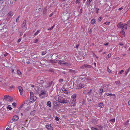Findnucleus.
I'll return each instance as SVG.
<instances>
[{"label": "nucleus", "instance_id": "nucleus-23", "mask_svg": "<svg viewBox=\"0 0 130 130\" xmlns=\"http://www.w3.org/2000/svg\"><path fill=\"white\" fill-rule=\"evenodd\" d=\"M13 15V13L12 12L10 11L9 13V17H10V18H11Z\"/></svg>", "mask_w": 130, "mask_h": 130}, {"label": "nucleus", "instance_id": "nucleus-35", "mask_svg": "<svg viewBox=\"0 0 130 130\" xmlns=\"http://www.w3.org/2000/svg\"><path fill=\"white\" fill-rule=\"evenodd\" d=\"M55 25H54L52 27H51L49 28L48 29V30H51L54 27H55Z\"/></svg>", "mask_w": 130, "mask_h": 130}, {"label": "nucleus", "instance_id": "nucleus-56", "mask_svg": "<svg viewBox=\"0 0 130 130\" xmlns=\"http://www.w3.org/2000/svg\"><path fill=\"white\" fill-rule=\"evenodd\" d=\"M107 70L108 72H109V73H110V72H111V71L108 67L107 68Z\"/></svg>", "mask_w": 130, "mask_h": 130}, {"label": "nucleus", "instance_id": "nucleus-51", "mask_svg": "<svg viewBox=\"0 0 130 130\" xmlns=\"http://www.w3.org/2000/svg\"><path fill=\"white\" fill-rule=\"evenodd\" d=\"M110 23V22H105L104 24H106L107 25H109Z\"/></svg>", "mask_w": 130, "mask_h": 130}, {"label": "nucleus", "instance_id": "nucleus-54", "mask_svg": "<svg viewBox=\"0 0 130 130\" xmlns=\"http://www.w3.org/2000/svg\"><path fill=\"white\" fill-rule=\"evenodd\" d=\"M46 51L45 52H43L42 53V55H44L46 54Z\"/></svg>", "mask_w": 130, "mask_h": 130}, {"label": "nucleus", "instance_id": "nucleus-26", "mask_svg": "<svg viewBox=\"0 0 130 130\" xmlns=\"http://www.w3.org/2000/svg\"><path fill=\"white\" fill-rule=\"evenodd\" d=\"M106 95L107 96H112V95H113L114 96H115V94H112V93H106Z\"/></svg>", "mask_w": 130, "mask_h": 130}, {"label": "nucleus", "instance_id": "nucleus-7", "mask_svg": "<svg viewBox=\"0 0 130 130\" xmlns=\"http://www.w3.org/2000/svg\"><path fill=\"white\" fill-rule=\"evenodd\" d=\"M70 14L69 13H68V12L67 13H66V15H64L63 17H64L66 19V20H68L69 19V18L70 17Z\"/></svg>", "mask_w": 130, "mask_h": 130}, {"label": "nucleus", "instance_id": "nucleus-39", "mask_svg": "<svg viewBox=\"0 0 130 130\" xmlns=\"http://www.w3.org/2000/svg\"><path fill=\"white\" fill-rule=\"evenodd\" d=\"M39 30H37V32H36L35 33V34H34V36H36L39 33Z\"/></svg>", "mask_w": 130, "mask_h": 130}, {"label": "nucleus", "instance_id": "nucleus-19", "mask_svg": "<svg viewBox=\"0 0 130 130\" xmlns=\"http://www.w3.org/2000/svg\"><path fill=\"white\" fill-rule=\"evenodd\" d=\"M36 110H34L32 111L30 113V114L31 116H34L35 113L36 112Z\"/></svg>", "mask_w": 130, "mask_h": 130}, {"label": "nucleus", "instance_id": "nucleus-64", "mask_svg": "<svg viewBox=\"0 0 130 130\" xmlns=\"http://www.w3.org/2000/svg\"><path fill=\"white\" fill-rule=\"evenodd\" d=\"M50 130H53V128L51 126V127L49 129Z\"/></svg>", "mask_w": 130, "mask_h": 130}, {"label": "nucleus", "instance_id": "nucleus-53", "mask_svg": "<svg viewBox=\"0 0 130 130\" xmlns=\"http://www.w3.org/2000/svg\"><path fill=\"white\" fill-rule=\"evenodd\" d=\"M124 72V71L123 70H121L119 72V74H121L122 73Z\"/></svg>", "mask_w": 130, "mask_h": 130}, {"label": "nucleus", "instance_id": "nucleus-27", "mask_svg": "<svg viewBox=\"0 0 130 130\" xmlns=\"http://www.w3.org/2000/svg\"><path fill=\"white\" fill-rule=\"evenodd\" d=\"M15 88V87L13 86H10L9 88V89L11 91L12 90L11 89L12 88L14 89Z\"/></svg>", "mask_w": 130, "mask_h": 130}, {"label": "nucleus", "instance_id": "nucleus-9", "mask_svg": "<svg viewBox=\"0 0 130 130\" xmlns=\"http://www.w3.org/2000/svg\"><path fill=\"white\" fill-rule=\"evenodd\" d=\"M18 88L21 95H22L23 93V89L20 86H19Z\"/></svg>", "mask_w": 130, "mask_h": 130}, {"label": "nucleus", "instance_id": "nucleus-38", "mask_svg": "<svg viewBox=\"0 0 130 130\" xmlns=\"http://www.w3.org/2000/svg\"><path fill=\"white\" fill-rule=\"evenodd\" d=\"M47 11V9L45 8H44L43 10V13L44 14L46 13Z\"/></svg>", "mask_w": 130, "mask_h": 130}, {"label": "nucleus", "instance_id": "nucleus-16", "mask_svg": "<svg viewBox=\"0 0 130 130\" xmlns=\"http://www.w3.org/2000/svg\"><path fill=\"white\" fill-rule=\"evenodd\" d=\"M61 89L62 91L64 92V93H68L67 90H66L64 87H62Z\"/></svg>", "mask_w": 130, "mask_h": 130}, {"label": "nucleus", "instance_id": "nucleus-15", "mask_svg": "<svg viewBox=\"0 0 130 130\" xmlns=\"http://www.w3.org/2000/svg\"><path fill=\"white\" fill-rule=\"evenodd\" d=\"M92 0H87L86 3V5L88 6H89Z\"/></svg>", "mask_w": 130, "mask_h": 130}, {"label": "nucleus", "instance_id": "nucleus-17", "mask_svg": "<svg viewBox=\"0 0 130 130\" xmlns=\"http://www.w3.org/2000/svg\"><path fill=\"white\" fill-rule=\"evenodd\" d=\"M38 83L40 84H42V86L43 85V83L44 82L43 80H38Z\"/></svg>", "mask_w": 130, "mask_h": 130}, {"label": "nucleus", "instance_id": "nucleus-63", "mask_svg": "<svg viewBox=\"0 0 130 130\" xmlns=\"http://www.w3.org/2000/svg\"><path fill=\"white\" fill-rule=\"evenodd\" d=\"M85 105V101H83L82 105Z\"/></svg>", "mask_w": 130, "mask_h": 130}, {"label": "nucleus", "instance_id": "nucleus-37", "mask_svg": "<svg viewBox=\"0 0 130 130\" xmlns=\"http://www.w3.org/2000/svg\"><path fill=\"white\" fill-rule=\"evenodd\" d=\"M103 89L102 88L100 89L99 90V92L102 94L103 92Z\"/></svg>", "mask_w": 130, "mask_h": 130}, {"label": "nucleus", "instance_id": "nucleus-24", "mask_svg": "<svg viewBox=\"0 0 130 130\" xmlns=\"http://www.w3.org/2000/svg\"><path fill=\"white\" fill-rule=\"evenodd\" d=\"M62 63H61V65H68V63H67L66 62L64 61H62Z\"/></svg>", "mask_w": 130, "mask_h": 130}, {"label": "nucleus", "instance_id": "nucleus-6", "mask_svg": "<svg viewBox=\"0 0 130 130\" xmlns=\"http://www.w3.org/2000/svg\"><path fill=\"white\" fill-rule=\"evenodd\" d=\"M43 87H45V88H47L50 86V82H46L45 81L43 83Z\"/></svg>", "mask_w": 130, "mask_h": 130}, {"label": "nucleus", "instance_id": "nucleus-43", "mask_svg": "<svg viewBox=\"0 0 130 130\" xmlns=\"http://www.w3.org/2000/svg\"><path fill=\"white\" fill-rule=\"evenodd\" d=\"M17 71L19 75H20L21 74V72L20 71L17 70Z\"/></svg>", "mask_w": 130, "mask_h": 130}, {"label": "nucleus", "instance_id": "nucleus-25", "mask_svg": "<svg viewBox=\"0 0 130 130\" xmlns=\"http://www.w3.org/2000/svg\"><path fill=\"white\" fill-rule=\"evenodd\" d=\"M98 120L96 119H93L92 120V122L93 123H94V124H97Z\"/></svg>", "mask_w": 130, "mask_h": 130}, {"label": "nucleus", "instance_id": "nucleus-29", "mask_svg": "<svg viewBox=\"0 0 130 130\" xmlns=\"http://www.w3.org/2000/svg\"><path fill=\"white\" fill-rule=\"evenodd\" d=\"M99 106L101 108H103L104 107V105H103V104L102 103H100L99 104Z\"/></svg>", "mask_w": 130, "mask_h": 130}, {"label": "nucleus", "instance_id": "nucleus-50", "mask_svg": "<svg viewBox=\"0 0 130 130\" xmlns=\"http://www.w3.org/2000/svg\"><path fill=\"white\" fill-rule=\"evenodd\" d=\"M55 119L56 121H59V118L57 116H56Z\"/></svg>", "mask_w": 130, "mask_h": 130}, {"label": "nucleus", "instance_id": "nucleus-42", "mask_svg": "<svg viewBox=\"0 0 130 130\" xmlns=\"http://www.w3.org/2000/svg\"><path fill=\"white\" fill-rule=\"evenodd\" d=\"M115 83L117 85H118L120 84L121 83H120V82L119 80H118L117 81H116L115 82Z\"/></svg>", "mask_w": 130, "mask_h": 130}, {"label": "nucleus", "instance_id": "nucleus-61", "mask_svg": "<svg viewBox=\"0 0 130 130\" xmlns=\"http://www.w3.org/2000/svg\"><path fill=\"white\" fill-rule=\"evenodd\" d=\"M59 61L58 63L59 64H61V63H62V61H61V60H59V61Z\"/></svg>", "mask_w": 130, "mask_h": 130}, {"label": "nucleus", "instance_id": "nucleus-4", "mask_svg": "<svg viewBox=\"0 0 130 130\" xmlns=\"http://www.w3.org/2000/svg\"><path fill=\"white\" fill-rule=\"evenodd\" d=\"M91 67V66L87 64H83L80 67V68L82 69H85V68H90Z\"/></svg>", "mask_w": 130, "mask_h": 130}, {"label": "nucleus", "instance_id": "nucleus-44", "mask_svg": "<svg viewBox=\"0 0 130 130\" xmlns=\"http://www.w3.org/2000/svg\"><path fill=\"white\" fill-rule=\"evenodd\" d=\"M102 19V18L101 17H100L98 19V22H100L101 21V20Z\"/></svg>", "mask_w": 130, "mask_h": 130}, {"label": "nucleus", "instance_id": "nucleus-60", "mask_svg": "<svg viewBox=\"0 0 130 130\" xmlns=\"http://www.w3.org/2000/svg\"><path fill=\"white\" fill-rule=\"evenodd\" d=\"M38 41H39V40H38V39H36L35 40V42H34V43H37V42H38Z\"/></svg>", "mask_w": 130, "mask_h": 130}, {"label": "nucleus", "instance_id": "nucleus-36", "mask_svg": "<svg viewBox=\"0 0 130 130\" xmlns=\"http://www.w3.org/2000/svg\"><path fill=\"white\" fill-rule=\"evenodd\" d=\"M9 101L10 102L12 101L13 100V98L12 97H10L9 96Z\"/></svg>", "mask_w": 130, "mask_h": 130}, {"label": "nucleus", "instance_id": "nucleus-31", "mask_svg": "<svg viewBox=\"0 0 130 130\" xmlns=\"http://www.w3.org/2000/svg\"><path fill=\"white\" fill-rule=\"evenodd\" d=\"M51 125L50 124H49L47 125H46L45 127L46 128L49 129L51 127Z\"/></svg>", "mask_w": 130, "mask_h": 130}, {"label": "nucleus", "instance_id": "nucleus-18", "mask_svg": "<svg viewBox=\"0 0 130 130\" xmlns=\"http://www.w3.org/2000/svg\"><path fill=\"white\" fill-rule=\"evenodd\" d=\"M46 105L49 107H51V103L50 101H48Z\"/></svg>", "mask_w": 130, "mask_h": 130}, {"label": "nucleus", "instance_id": "nucleus-45", "mask_svg": "<svg viewBox=\"0 0 130 130\" xmlns=\"http://www.w3.org/2000/svg\"><path fill=\"white\" fill-rule=\"evenodd\" d=\"M127 26H130V21H129L127 22Z\"/></svg>", "mask_w": 130, "mask_h": 130}, {"label": "nucleus", "instance_id": "nucleus-33", "mask_svg": "<svg viewBox=\"0 0 130 130\" xmlns=\"http://www.w3.org/2000/svg\"><path fill=\"white\" fill-rule=\"evenodd\" d=\"M95 19H92L91 21V24H94L95 23Z\"/></svg>", "mask_w": 130, "mask_h": 130}, {"label": "nucleus", "instance_id": "nucleus-41", "mask_svg": "<svg viewBox=\"0 0 130 130\" xmlns=\"http://www.w3.org/2000/svg\"><path fill=\"white\" fill-rule=\"evenodd\" d=\"M57 102L56 101H54L53 103V106H54V107H55L56 106V105H57Z\"/></svg>", "mask_w": 130, "mask_h": 130}, {"label": "nucleus", "instance_id": "nucleus-14", "mask_svg": "<svg viewBox=\"0 0 130 130\" xmlns=\"http://www.w3.org/2000/svg\"><path fill=\"white\" fill-rule=\"evenodd\" d=\"M62 104H64L65 103H67L69 102V101L67 100H65L64 98L63 99V101H62Z\"/></svg>", "mask_w": 130, "mask_h": 130}, {"label": "nucleus", "instance_id": "nucleus-57", "mask_svg": "<svg viewBox=\"0 0 130 130\" xmlns=\"http://www.w3.org/2000/svg\"><path fill=\"white\" fill-rule=\"evenodd\" d=\"M99 9L98 8H96V12L97 13H98L99 12Z\"/></svg>", "mask_w": 130, "mask_h": 130}, {"label": "nucleus", "instance_id": "nucleus-12", "mask_svg": "<svg viewBox=\"0 0 130 130\" xmlns=\"http://www.w3.org/2000/svg\"><path fill=\"white\" fill-rule=\"evenodd\" d=\"M96 127L97 128H98V130H101L103 128V126L101 125H98Z\"/></svg>", "mask_w": 130, "mask_h": 130}, {"label": "nucleus", "instance_id": "nucleus-58", "mask_svg": "<svg viewBox=\"0 0 130 130\" xmlns=\"http://www.w3.org/2000/svg\"><path fill=\"white\" fill-rule=\"evenodd\" d=\"M119 44L121 46H122L124 45V44L122 42H120L119 43Z\"/></svg>", "mask_w": 130, "mask_h": 130}, {"label": "nucleus", "instance_id": "nucleus-47", "mask_svg": "<svg viewBox=\"0 0 130 130\" xmlns=\"http://www.w3.org/2000/svg\"><path fill=\"white\" fill-rule=\"evenodd\" d=\"M111 56V54L109 53L106 57V58H108Z\"/></svg>", "mask_w": 130, "mask_h": 130}, {"label": "nucleus", "instance_id": "nucleus-40", "mask_svg": "<svg viewBox=\"0 0 130 130\" xmlns=\"http://www.w3.org/2000/svg\"><path fill=\"white\" fill-rule=\"evenodd\" d=\"M91 130H98V128H94L93 127H92L91 128Z\"/></svg>", "mask_w": 130, "mask_h": 130}, {"label": "nucleus", "instance_id": "nucleus-52", "mask_svg": "<svg viewBox=\"0 0 130 130\" xmlns=\"http://www.w3.org/2000/svg\"><path fill=\"white\" fill-rule=\"evenodd\" d=\"M80 0H76V3L77 4L79 3H80Z\"/></svg>", "mask_w": 130, "mask_h": 130}, {"label": "nucleus", "instance_id": "nucleus-5", "mask_svg": "<svg viewBox=\"0 0 130 130\" xmlns=\"http://www.w3.org/2000/svg\"><path fill=\"white\" fill-rule=\"evenodd\" d=\"M36 97L34 96H31L30 97V99L29 100L30 102H33L36 99Z\"/></svg>", "mask_w": 130, "mask_h": 130}, {"label": "nucleus", "instance_id": "nucleus-28", "mask_svg": "<svg viewBox=\"0 0 130 130\" xmlns=\"http://www.w3.org/2000/svg\"><path fill=\"white\" fill-rule=\"evenodd\" d=\"M121 34H122V35L123 37H124L125 35V32L122 30L121 31Z\"/></svg>", "mask_w": 130, "mask_h": 130}, {"label": "nucleus", "instance_id": "nucleus-32", "mask_svg": "<svg viewBox=\"0 0 130 130\" xmlns=\"http://www.w3.org/2000/svg\"><path fill=\"white\" fill-rule=\"evenodd\" d=\"M130 70V68H128V69H126L125 71V72L126 73L125 75H126L127 73Z\"/></svg>", "mask_w": 130, "mask_h": 130}, {"label": "nucleus", "instance_id": "nucleus-34", "mask_svg": "<svg viewBox=\"0 0 130 130\" xmlns=\"http://www.w3.org/2000/svg\"><path fill=\"white\" fill-rule=\"evenodd\" d=\"M12 67L11 68H10V71H11V72H12V73L14 72V68H13V67Z\"/></svg>", "mask_w": 130, "mask_h": 130}, {"label": "nucleus", "instance_id": "nucleus-8", "mask_svg": "<svg viewBox=\"0 0 130 130\" xmlns=\"http://www.w3.org/2000/svg\"><path fill=\"white\" fill-rule=\"evenodd\" d=\"M19 118L18 116L17 115L14 116L12 120L14 122L17 121L19 119Z\"/></svg>", "mask_w": 130, "mask_h": 130}, {"label": "nucleus", "instance_id": "nucleus-10", "mask_svg": "<svg viewBox=\"0 0 130 130\" xmlns=\"http://www.w3.org/2000/svg\"><path fill=\"white\" fill-rule=\"evenodd\" d=\"M85 86L83 84L80 83L77 86L78 89H81L84 87Z\"/></svg>", "mask_w": 130, "mask_h": 130}, {"label": "nucleus", "instance_id": "nucleus-21", "mask_svg": "<svg viewBox=\"0 0 130 130\" xmlns=\"http://www.w3.org/2000/svg\"><path fill=\"white\" fill-rule=\"evenodd\" d=\"M45 94L46 93L45 92H42L39 94V96H41L42 95H44L43 96H42L41 98H42L45 97Z\"/></svg>", "mask_w": 130, "mask_h": 130}, {"label": "nucleus", "instance_id": "nucleus-59", "mask_svg": "<svg viewBox=\"0 0 130 130\" xmlns=\"http://www.w3.org/2000/svg\"><path fill=\"white\" fill-rule=\"evenodd\" d=\"M92 31V29H91L89 31V34H91V32Z\"/></svg>", "mask_w": 130, "mask_h": 130}, {"label": "nucleus", "instance_id": "nucleus-3", "mask_svg": "<svg viewBox=\"0 0 130 130\" xmlns=\"http://www.w3.org/2000/svg\"><path fill=\"white\" fill-rule=\"evenodd\" d=\"M92 91V90L91 89L89 90H85L84 91L83 93L85 94H88L89 96H90Z\"/></svg>", "mask_w": 130, "mask_h": 130}, {"label": "nucleus", "instance_id": "nucleus-11", "mask_svg": "<svg viewBox=\"0 0 130 130\" xmlns=\"http://www.w3.org/2000/svg\"><path fill=\"white\" fill-rule=\"evenodd\" d=\"M63 98L62 97L59 96L58 99L59 102L60 103H62L63 101Z\"/></svg>", "mask_w": 130, "mask_h": 130}, {"label": "nucleus", "instance_id": "nucleus-22", "mask_svg": "<svg viewBox=\"0 0 130 130\" xmlns=\"http://www.w3.org/2000/svg\"><path fill=\"white\" fill-rule=\"evenodd\" d=\"M26 21H23L22 25V27L23 28H24L25 27L26 25Z\"/></svg>", "mask_w": 130, "mask_h": 130}, {"label": "nucleus", "instance_id": "nucleus-49", "mask_svg": "<svg viewBox=\"0 0 130 130\" xmlns=\"http://www.w3.org/2000/svg\"><path fill=\"white\" fill-rule=\"evenodd\" d=\"M12 105L14 106V107H15L16 106V104L15 102H14L12 103Z\"/></svg>", "mask_w": 130, "mask_h": 130}, {"label": "nucleus", "instance_id": "nucleus-55", "mask_svg": "<svg viewBox=\"0 0 130 130\" xmlns=\"http://www.w3.org/2000/svg\"><path fill=\"white\" fill-rule=\"evenodd\" d=\"M34 96L33 92H30V97L31 96Z\"/></svg>", "mask_w": 130, "mask_h": 130}, {"label": "nucleus", "instance_id": "nucleus-2", "mask_svg": "<svg viewBox=\"0 0 130 130\" xmlns=\"http://www.w3.org/2000/svg\"><path fill=\"white\" fill-rule=\"evenodd\" d=\"M117 26L118 28H122L124 30H126L127 29V24H123L121 22L118 24Z\"/></svg>", "mask_w": 130, "mask_h": 130}, {"label": "nucleus", "instance_id": "nucleus-20", "mask_svg": "<svg viewBox=\"0 0 130 130\" xmlns=\"http://www.w3.org/2000/svg\"><path fill=\"white\" fill-rule=\"evenodd\" d=\"M70 71L71 73H72V74H74L77 73V72L76 71L72 70H70Z\"/></svg>", "mask_w": 130, "mask_h": 130}, {"label": "nucleus", "instance_id": "nucleus-62", "mask_svg": "<svg viewBox=\"0 0 130 130\" xmlns=\"http://www.w3.org/2000/svg\"><path fill=\"white\" fill-rule=\"evenodd\" d=\"M59 82L61 83L63 81V79H61L59 80Z\"/></svg>", "mask_w": 130, "mask_h": 130}, {"label": "nucleus", "instance_id": "nucleus-46", "mask_svg": "<svg viewBox=\"0 0 130 130\" xmlns=\"http://www.w3.org/2000/svg\"><path fill=\"white\" fill-rule=\"evenodd\" d=\"M110 121L112 122L113 123L115 121V119H112L110 120Z\"/></svg>", "mask_w": 130, "mask_h": 130}, {"label": "nucleus", "instance_id": "nucleus-13", "mask_svg": "<svg viewBox=\"0 0 130 130\" xmlns=\"http://www.w3.org/2000/svg\"><path fill=\"white\" fill-rule=\"evenodd\" d=\"M8 95H5L4 97V99L3 101H8Z\"/></svg>", "mask_w": 130, "mask_h": 130}, {"label": "nucleus", "instance_id": "nucleus-1", "mask_svg": "<svg viewBox=\"0 0 130 130\" xmlns=\"http://www.w3.org/2000/svg\"><path fill=\"white\" fill-rule=\"evenodd\" d=\"M76 94H74L72 95L71 96L70 103H69L71 106L74 107L76 105Z\"/></svg>", "mask_w": 130, "mask_h": 130}, {"label": "nucleus", "instance_id": "nucleus-48", "mask_svg": "<svg viewBox=\"0 0 130 130\" xmlns=\"http://www.w3.org/2000/svg\"><path fill=\"white\" fill-rule=\"evenodd\" d=\"M50 86L52 85H54L53 81H52L51 83H50Z\"/></svg>", "mask_w": 130, "mask_h": 130}, {"label": "nucleus", "instance_id": "nucleus-30", "mask_svg": "<svg viewBox=\"0 0 130 130\" xmlns=\"http://www.w3.org/2000/svg\"><path fill=\"white\" fill-rule=\"evenodd\" d=\"M49 63H55L56 62L54 60H50L48 61Z\"/></svg>", "mask_w": 130, "mask_h": 130}]
</instances>
